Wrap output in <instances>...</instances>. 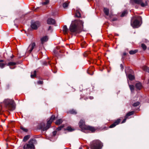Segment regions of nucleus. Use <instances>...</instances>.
Listing matches in <instances>:
<instances>
[{"label": "nucleus", "mask_w": 149, "mask_h": 149, "mask_svg": "<svg viewBox=\"0 0 149 149\" xmlns=\"http://www.w3.org/2000/svg\"><path fill=\"white\" fill-rule=\"evenodd\" d=\"M127 10L124 11L122 13V14L121 15V17H124V16H125V15L127 14Z\"/></svg>", "instance_id": "obj_30"}, {"label": "nucleus", "mask_w": 149, "mask_h": 149, "mask_svg": "<svg viewBox=\"0 0 149 149\" xmlns=\"http://www.w3.org/2000/svg\"><path fill=\"white\" fill-rule=\"evenodd\" d=\"M131 26L134 28H136L139 27L140 25H139V22L136 19L133 22H131Z\"/></svg>", "instance_id": "obj_8"}, {"label": "nucleus", "mask_w": 149, "mask_h": 149, "mask_svg": "<svg viewBox=\"0 0 149 149\" xmlns=\"http://www.w3.org/2000/svg\"><path fill=\"white\" fill-rule=\"evenodd\" d=\"M137 52V50H131L129 52V53L130 54H134L136 53Z\"/></svg>", "instance_id": "obj_24"}, {"label": "nucleus", "mask_w": 149, "mask_h": 149, "mask_svg": "<svg viewBox=\"0 0 149 149\" xmlns=\"http://www.w3.org/2000/svg\"><path fill=\"white\" fill-rule=\"evenodd\" d=\"M120 68H121V70H123V66L122 65V64H120Z\"/></svg>", "instance_id": "obj_41"}, {"label": "nucleus", "mask_w": 149, "mask_h": 149, "mask_svg": "<svg viewBox=\"0 0 149 149\" xmlns=\"http://www.w3.org/2000/svg\"><path fill=\"white\" fill-rule=\"evenodd\" d=\"M40 26V23L38 21L32 22L31 24L32 28L33 29H37Z\"/></svg>", "instance_id": "obj_7"}, {"label": "nucleus", "mask_w": 149, "mask_h": 149, "mask_svg": "<svg viewBox=\"0 0 149 149\" xmlns=\"http://www.w3.org/2000/svg\"><path fill=\"white\" fill-rule=\"evenodd\" d=\"M93 73L92 72V73L91 74H90L92 75L93 74Z\"/></svg>", "instance_id": "obj_47"}, {"label": "nucleus", "mask_w": 149, "mask_h": 149, "mask_svg": "<svg viewBox=\"0 0 149 149\" xmlns=\"http://www.w3.org/2000/svg\"><path fill=\"white\" fill-rule=\"evenodd\" d=\"M48 39V37L47 36H44L41 39V40L42 44L44 43L45 42L47 41Z\"/></svg>", "instance_id": "obj_13"}, {"label": "nucleus", "mask_w": 149, "mask_h": 149, "mask_svg": "<svg viewBox=\"0 0 149 149\" xmlns=\"http://www.w3.org/2000/svg\"><path fill=\"white\" fill-rule=\"evenodd\" d=\"M116 20V19H113V21H114V20Z\"/></svg>", "instance_id": "obj_49"}, {"label": "nucleus", "mask_w": 149, "mask_h": 149, "mask_svg": "<svg viewBox=\"0 0 149 149\" xmlns=\"http://www.w3.org/2000/svg\"><path fill=\"white\" fill-rule=\"evenodd\" d=\"M142 69L144 71L149 73V68L146 66H144L142 67Z\"/></svg>", "instance_id": "obj_20"}, {"label": "nucleus", "mask_w": 149, "mask_h": 149, "mask_svg": "<svg viewBox=\"0 0 149 149\" xmlns=\"http://www.w3.org/2000/svg\"><path fill=\"white\" fill-rule=\"evenodd\" d=\"M16 64V63L14 62H10L8 64V65H14Z\"/></svg>", "instance_id": "obj_32"}, {"label": "nucleus", "mask_w": 149, "mask_h": 149, "mask_svg": "<svg viewBox=\"0 0 149 149\" xmlns=\"http://www.w3.org/2000/svg\"><path fill=\"white\" fill-rule=\"evenodd\" d=\"M120 119H118L116 121L114 122L113 124L111 125L109 127L111 128L114 127L116 125H118L120 122Z\"/></svg>", "instance_id": "obj_12"}, {"label": "nucleus", "mask_w": 149, "mask_h": 149, "mask_svg": "<svg viewBox=\"0 0 149 149\" xmlns=\"http://www.w3.org/2000/svg\"><path fill=\"white\" fill-rule=\"evenodd\" d=\"M104 11L105 14L108 15L109 14V10L108 9L104 8Z\"/></svg>", "instance_id": "obj_21"}, {"label": "nucleus", "mask_w": 149, "mask_h": 149, "mask_svg": "<svg viewBox=\"0 0 149 149\" xmlns=\"http://www.w3.org/2000/svg\"><path fill=\"white\" fill-rule=\"evenodd\" d=\"M51 26H49V28H48V30H51Z\"/></svg>", "instance_id": "obj_44"}, {"label": "nucleus", "mask_w": 149, "mask_h": 149, "mask_svg": "<svg viewBox=\"0 0 149 149\" xmlns=\"http://www.w3.org/2000/svg\"><path fill=\"white\" fill-rule=\"evenodd\" d=\"M36 143H37L35 139H31L29 140L28 143L24 145L23 148L24 149H34V144Z\"/></svg>", "instance_id": "obj_4"}, {"label": "nucleus", "mask_w": 149, "mask_h": 149, "mask_svg": "<svg viewBox=\"0 0 149 149\" xmlns=\"http://www.w3.org/2000/svg\"><path fill=\"white\" fill-rule=\"evenodd\" d=\"M63 127V126H60V127H58V128H57L56 129V130L58 131H59V130H61V129Z\"/></svg>", "instance_id": "obj_37"}, {"label": "nucleus", "mask_w": 149, "mask_h": 149, "mask_svg": "<svg viewBox=\"0 0 149 149\" xmlns=\"http://www.w3.org/2000/svg\"><path fill=\"white\" fill-rule=\"evenodd\" d=\"M69 2L68 1L65 2L63 4V6L64 8H66L68 5Z\"/></svg>", "instance_id": "obj_17"}, {"label": "nucleus", "mask_w": 149, "mask_h": 149, "mask_svg": "<svg viewBox=\"0 0 149 149\" xmlns=\"http://www.w3.org/2000/svg\"><path fill=\"white\" fill-rule=\"evenodd\" d=\"M49 2V0H45V1L42 2L41 4L42 5H46L48 4Z\"/></svg>", "instance_id": "obj_19"}, {"label": "nucleus", "mask_w": 149, "mask_h": 149, "mask_svg": "<svg viewBox=\"0 0 149 149\" xmlns=\"http://www.w3.org/2000/svg\"><path fill=\"white\" fill-rule=\"evenodd\" d=\"M139 102H138L134 103L133 104V106L134 107H136L138 106L139 104Z\"/></svg>", "instance_id": "obj_35"}, {"label": "nucleus", "mask_w": 149, "mask_h": 149, "mask_svg": "<svg viewBox=\"0 0 149 149\" xmlns=\"http://www.w3.org/2000/svg\"><path fill=\"white\" fill-rule=\"evenodd\" d=\"M135 86L136 88L138 90H140L142 87L141 84L139 82L137 83L136 84Z\"/></svg>", "instance_id": "obj_14"}, {"label": "nucleus", "mask_w": 149, "mask_h": 149, "mask_svg": "<svg viewBox=\"0 0 149 149\" xmlns=\"http://www.w3.org/2000/svg\"><path fill=\"white\" fill-rule=\"evenodd\" d=\"M4 62V60H0V67L1 68H4L5 64L2 63H1Z\"/></svg>", "instance_id": "obj_18"}, {"label": "nucleus", "mask_w": 149, "mask_h": 149, "mask_svg": "<svg viewBox=\"0 0 149 149\" xmlns=\"http://www.w3.org/2000/svg\"><path fill=\"white\" fill-rule=\"evenodd\" d=\"M62 122V120L61 119H59L58 120H57L56 122L55 123L56 125H59L60 124H61Z\"/></svg>", "instance_id": "obj_22"}, {"label": "nucleus", "mask_w": 149, "mask_h": 149, "mask_svg": "<svg viewBox=\"0 0 149 149\" xmlns=\"http://www.w3.org/2000/svg\"><path fill=\"white\" fill-rule=\"evenodd\" d=\"M29 135H26L25 136L23 139V141L24 142L26 141L29 139Z\"/></svg>", "instance_id": "obj_23"}, {"label": "nucleus", "mask_w": 149, "mask_h": 149, "mask_svg": "<svg viewBox=\"0 0 149 149\" xmlns=\"http://www.w3.org/2000/svg\"><path fill=\"white\" fill-rule=\"evenodd\" d=\"M83 23L80 20L72 21L70 26L69 30L72 33H79L83 26Z\"/></svg>", "instance_id": "obj_1"}, {"label": "nucleus", "mask_w": 149, "mask_h": 149, "mask_svg": "<svg viewBox=\"0 0 149 149\" xmlns=\"http://www.w3.org/2000/svg\"><path fill=\"white\" fill-rule=\"evenodd\" d=\"M45 63H46L45 62L44 63V65H45Z\"/></svg>", "instance_id": "obj_48"}, {"label": "nucleus", "mask_w": 149, "mask_h": 149, "mask_svg": "<svg viewBox=\"0 0 149 149\" xmlns=\"http://www.w3.org/2000/svg\"><path fill=\"white\" fill-rule=\"evenodd\" d=\"M79 127L82 130H85L87 127L85 125L84 121L82 120H80L79 123Z\"/></svg>", "instance_id": "obj_10"}, {"label": "nucleus", "mask_w": 149, "mask_h": 149, "mask_svg": "<svg viewBox=\"0 0 149 149\" xmlns=\"http://www.w3.org/2000/svg\"><path fill=\"white\" fill-rule=\"evenodd\" d=\"M134 111H132L131 112H130L127 114L125 116L127 117H128V116H129L130 115H131L134 114Z\"/></svg>", "instance_id": "obj_28"}, {"label": "nucleus", "mask_w": 149, "mask_h": 149, "mask_svg": "<svg viewBox=\"0 0 149 149\" xmlns=\"http://www.w3.org/2000/svg\"><path fill=\"white\" fill-rule=\"evenodd\" d=\"M42 81H38V84H42Z\"/></svg>", "instance_id": "obj_42"}, {"label": "nucleus", "mask_w": 149, "mask_h": 149, "mask_svg": "<svg viewBox=\"0 0 149 149\" xmlns=\"http://www.w3.org/2000/svg\"><path fill=\"white\" fill-rule=\"evenodd\" d=\"M133 1L135 3L140 4L141 6L143 7H145L147 6L148 3L147 1H146L144 3H143L142 0H131Z\"/></svg>", "instance_id": "obj_6"}, {"label": "nucleus", "mask_w": 149, "mask_h": 149, "mask_svg": "<svg viewBox=\"0 0 149 149\" xmlns=\"http://www.w3.org/2000/svg\"><path fill=\"white\" fill-rule=\"evenodd\" d=\"M69 112L70 113L73 114H76L77 113L76 111L73 109L70 110V111Z\"/></svg>", "instance_id": "obj_26"}, {"label": "nucleus", "mask_w": 149, "mask_h": 149, "mask_svg": "<svg viewBox=\"0 0 149 149\" xmlns=\"http://www.w3.org/2000/svg\"><path fill=\"white\" fill-rule=\"evenodd\" d=\"M126 53H125V52H124L123 53V55H124V56H125L126 55Z\"/></svg>", "instance_id": "obj_45"}, {"label": "nucleus", "mask_w": 149, "mask_h": 149, "mask_svg": "<svg viewBox=\"0 0 149 149\" xmlns=\"http://www.w3.org/2000/svg\"><path fill=\"white\" fill-rule=\"evenodd\" d=\"M2 103L7 109L13 111L15 108V103L14 101L13 100L5 99L4 100Z\"/></svg>", "instance_id": "obj_2"}, {"label": "nucleus", "mask_w": 149, "mask_h": 149, "mask_svg": "<svg viewBox=\"0 0 149 149\" xmlns=\"http://www.w3.org/2000/svg\"><path fill=\"white\" fill-rule=\"evenodd\" d=\"M63 31L65 33H67L68 31V29L66 26L65 25L63 26Z\"/></svg>", "instance_id": "obj_16"}, {"label": "nucleus", "mask_w": 149, "mask_h": 149, "mask_svg": "<svg viewBox=\"0 0 149 149\" xmlns=\"http://www.w3.org/2000/svg\"><path fill=\"white\" fill-rule=\"evenodd\" d=\"M22 130L25 132H27V129H25L23 127H22L21 128Z\"/></svg>", "instance_id": "obj_39"}, {"label": "nucleus", "mask_w": 149, "mask_h": 149, "mask_svg": "<svg viewBox=\"0 0 149 149\" xmlns=\"http://www.w3.org/2000/svg\"><path fill=\"white\" fill-rule=\"evenodd\" d=\"M137 19H141V17L140 16H138L137 17Z\"/></svg>", "instance_id": "obj_43"}, {"label": "nucleus", "mask_w": 149, "mask_h": 149, "mask_svg": "<svg viewBox=\"0 0 149 149\" xmlns=\"http://www.w3.org/2000/svg\"><path fill=\"white\" fill-rule=\"evenodd\" d=\"M55 118L54 116L52 115L50 119L47 121V126L45 127V123H42L39 125V128L41 129L43 131H46L50 127L51 124L54 119Z\"/></svg>", "instance_id": "obj_3"}, {"label": "nucleus", "mask_w": 149, "mask_h": 149, "mask_svg": "<svg viewBox=\"0 0 149 149\" xmlns=\"http://www.w3.org/2000/svg\"><path fill=\"white\" fill-rule=\"evenodd\" d=\"M52 134H53V135L54 136H55V135H56V131H54L52 132Z\"/></svg>", "instance_id": "obj_40"}, {"label": "nucleus", "mask_w": 149, "mask_h": 149, "mask_svg": "<svg viewBox=\"0 0 149 149\" xmlns=\"http://www.w3.org/2000/svg\"><path fill=\"white\" fill-rule=\"evenodd\" d=\"M102 146V143L98 140L93 141L91 143L92 149H101Z\"/></svg>", "instance_id": "obj_5"}, {"label": "nucleus", "mask_w": 149, "mask_h": 149, "mask_svg": "<svg viewBox=\"0 0 149 149\" xmlns=\"http://www.w3.org/2000/svg\"><path fill=\"white\" fill-rule=\"evenodd\" d=\"M47 23L49 24H53L55 23V20L52 18H48L47 20Z\"/></svg>", "instance_id": "obj_11"}, {"label": "nucleus", "mask_w": 149, "mask_h": 149, "mask_svg": "<svg viewBox=\"0 0 149 149\" xmlns=\"http://www.w3.org/2000/svg\"><path fill=\"white\" fill-rule=\"evenodd\" d=\"M76 15L77 17H80V14L78 10H76Z\"/></svg>", "instance_id": "obj_31"}, {"label": "nucleus", "mask_w": 149, "mask_h": 149, "mask_svg": "<svg viewBox=\"0 0 149 149\" xmlns=\"http://www.w3.org/2000/svg\"><path fill=\"white\" fill-rule=\"evenodd\" d=\"M141 46L144 50H146V47L145 45L143 44H142Z\"/></svg>", "instance_id": "obj_36"}, {"label": "nucleus", "mask_w": 149, "mask_h": 149, "mask_svg": "<svg viewBox=\"0 0 149 149\" xmlns=\"http://www.w3.org/2000/svg\"><path fill=\"white\" fill-rule=\"evenodd\" d=\"M129 86L131 91H133L134 89V86L133 85H129Z\"/></svg>", "instance_id": "obj_33"}, {"label": "nucleus", "mask_w": 149, "mask_h": 149, "mask_svg": "<svg viewBox=\"0 0 149 149\" xmlns=\"http://www.w3.org/2000/svg\"><path fill=\"white\" fill-rule=\"evenodd\" d=\"M85 130H89L92 132H93L95 130L94 128L90 126H87Z\"/></svg>", "instance_id": "obj_15"}, {"label": "nucleus", "mask_w": 149, "mask_h": 149, "mask_svg": "<svg viewBox=\"0 0 149 149\" xmlns=\"http://www.w3.org/2000/svg\"><path fill=\"white\" fill-rule=\"evenodd\" d=\"M128 77L129 79L130 80H132L134 79V76L131 74H129Z\"/></svg>", "instance_id": "obj_25"}, {"label": "nucleus", "mask_w": 149, "mask_h": 149, "mask_svg": "<svg viewBox=\"0 0 149 149\" xmlns=\"http://www.w3.org/2000/svg\"><path fill=\"white\" fill-rule=\"evenodd\" d=\"M90 98L91 99H92L93 98V97H90Z\"/></svg>", "instance_id": "obj_46"}, {"label": "nucleus", "mask_w": 149, "mask_h": 149, "mask_svg": "<svg viewBox=\"0 0 149 149\" xmlns=\"http://www.w3.org/2000/svg\"><path fill=\"white\" fill-rule=\"evenodd\" d=\"M66 130H68L69 131H72L73 130L70 127H67Z\"/></svg>", "instance_id": "obj_34"}, {"label": "nucleus", "mask_w": 149, "mask_h": 149, "mask_svg": "<svg viewBox=\"0 0 149 149\" xmlns=\"http://www.w3.org/2000/svg\"><path fill=\"white\" fill-rule=\"evenodd\" d=\"M36 46V44L35 42L31 43L27 49V52L29 53H31L33 50V48Z\"/></svg>", "instance_id": "obj_9"}, {"label": "nucleus", "mask_w": 149, "mask_h": 149, "mask_svg": "<svg viewBox=\"0 0 149 149\" xmlns=\"http://www.w3.org/2000/svg\"><path fill=\"white\" fill-rule=\"evenodd\" d=\"M81 45L82 48H84L87 46V45L86 42L84 41L81 43Z\"/></svg>", "instance_id": "obj_27"}, {"label": "nucleus", "mask_w": 149, "mask_h": 149, "mask_svg": "<svg viewBox=\"0 0 149 149\" xmlns=\"http://www.w3.org/2000/svg\"><path fill=\"white\" fill-rule=\"evenodd\" d=\"M36 71H34L33 74H32V72L31 73V76L32 78H33L34 77H36Z\"/></svg>", "instance_id": "obj_29"}, {"label": "nucleus", "mask_w": 149, "mask_h": 149, "mask_svg": "<svg viewBox=\"0 0 149 149\" xmlns=\"http://www.w3.org/2000/svg\"><path fill=\"white\" fill-rule=\"evenodd\" d=\"M148 49H149V48H148Z\"/></svg>", "instance_id": "obj_50"}, {"label": "nucleus", "mask_w": 149, "mask_h": 149, "mask_svg": "<svg viewBox=\"0 0 149 149\" xmlns=\"http://www.w3.org/2000/svg\"><path fill=\"white\" fill-rule=\"evenodd\" d=\"M127 118H128V117H126V116H125V118L123 120L122 122V123H125L126 121V120L127 119Z\"/></svg>", "instance_id": "obj_38"}]
</instances>
